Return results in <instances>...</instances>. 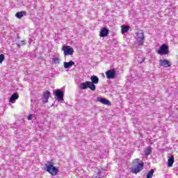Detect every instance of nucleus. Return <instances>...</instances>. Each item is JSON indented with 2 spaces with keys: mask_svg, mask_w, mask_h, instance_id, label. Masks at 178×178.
Returning <instances> with one entry per match:
<instances>
[{
  "mask_svg": "<svg viewBox=\"0 0 178 178\" xmlns=\"http://www.w3.org/2000/svg\"><path fill=\"white\" fill-rule=\"evenodd\" d=\"M91 81H86L83 83H81L80 84L79 88L81 90H87V88H90L91 91H95L97 89L95 84H98L99 83V78L95 75H92L90 76Z\"/></svg>",
  "mask_w": 178,
  "mask_h": 178,
  "instance_id": "f257e3e1",
  "label": "nucleus"
},
{
  "mask_svg": "<svg viewBox=\"0 0 178 178\" xmlns=\"http://www.w3.org/2000/svg\"><path fill=\"white\" fill-rule=\"evenodd\" d=\"M143 168H144V163L140 159H136L133 162V168L131 170L132 173H135L137 175V173H140L143 170Z\"/></svg>",
  "mask_w": 178,
  "mask_h": 178,
  "instance_id": "f03ea898",
  "label": "nucleus"
},
{
  "mask_svg": "<svg viewBox=\"0 0 178 178\" xmlns=\"http://www.w3.org/2000/svg\"><path fill=\"white\" fill-rule=\"evenodd\" d=\"M44 166L47 172H49L52 176H56V175H58L59 170H58L56 167L54 166V162L48 161Z\"/></svg>",
  "mask_w": 178,
  "mask_h": 178,
  "instance_id": "7ed1b4c3",
  "label": "nucleus"
},
{
  "mask_svg": "<svg viewBox=\"0 0 178 178\" xmlns=\"http://www.w3.org/2000/svg\"><path fill=\"white\" fill-rule=\"evenodd\" d=\"M136 38L138 45H144L145 36H144V32H143V31H138L136 33Z\"/></svg>",
  "mask_w": 178,
  "mask_h": 178,
  "instance_id": "20e7f679",
  "label": "nucleus"
},
{
  "mask_svg": "<svg viewBox=\"0 0 178 178\" xmlns=\"http://www.w3.org/2000/svg\"><path fill=\"white\" fill-rule=\"evenodd\" d=\"M157 54L158 55H161V56H163V55H168V54H169V46L165 44H161L157 51Z\"/></svg>",
  "mask_w": 178,
  "mask_h": 178,
  "instance_id": "39448f33",
  "label": "nucleus"
},
{
  "mask_svg": "<svg viewBox=\"0 0 178 178\" xmlns=\"http://www.w3.org/2000/svg\"><path fill=\"white\" fill-rule=\"evenodd\" d=\"M61 49L64 52V56H68V55L72 56L74 53V50L70 46L64 45Z\"/></svg>",
  "mask_w": 178,
  "mask_h": 178,
  "instance_id": "423d86ee",
  "label": "nucleus"
},
{
  "mask_svg": "<svg viewBox=\"0 0 178 178\" xmlns=\"http://www.w3.org/2000/svg\"><path fill=\"white\" fill-rule=\"evenodd\" d=\"M106 79H115L116 77V70L115 69L109 70L106 72Z\"/></svg>",
  "mask_w": 178,
  "mask_h": 178,
  "instance_id": "0eeeda50",
  "label": "nucleus"
},
{
  "mask_svg": "<svg viewBox=\"0 0 178 178\" xmlns=\"http://www.w3.org/2000/svg\"><path fill=\"white\" fill-rule=\"evenodd\" d=\"M159 62L160 63V66H163V67H170V66H172L170 61L166 59H160Z\"/></svg>",
  "mask_w": 178,
  "mask_h": 178,
  "instance_id": "6e6552de",
  "label": "nucleus"
},
{
  "mask_svg": "<svg viewBox=\"0 0 178 178\" xmlns=\"http://www.w3.org/2000/svg\"><path fill=\"white\" fill-rule=\"evenodd\" d=\"M55 95L57 97L58 99L63 102V92L60 90H58L55 92Z\"/></svg>",
  "mask_w": 178,
  "mask_h": 178,
  "instance_id": "1a4fd4ad",
  "label": "nucleus"
},
{
  "mask_svg": "<svg viewBox=\"0 0 178 178\" xmlns=\"http://www.w3.org/2000/svg\"><path fill=\"white\" fill-rule=\"evenodd\" d=\"M17 99H19V94L17 92H15L13 94L10 98L9 102L11 104H15L16 102Z\"/></svg>",
  "mask_w": 178,
  "mask_h": 178,
  "instance_id": "9d476101",
  "label": "nucleus"
},
{
  "mask_svg": "<svg viewBox=\"0 0 178 178\" xmlns=\"http://www.w3.org/2000/svg\"><path fill=\"white\" fill-rule=\"evenodd\" d=\"M97 102H101V104H103L104 105H111V102L105 98L97 97Z\"/></svg>",
  "mask_w": 178,
  "mask_h": 178,
  "instance_id": "9b49d317",
  "label": "nucleus"
},
{
  "mask_svg": "<svg viewBox=\"0 0 178 178\" xmlns=\"http://www.w3.org/2000/svg\"><path fill=\"white\" fill-rule=\"evenodd\" d=\"M75 63L72 60L69 62H64V68L65 69H70L72 66H74Z\"/></svg>",
  "mask_w": 178,
  "mask_h": 178,
  "instance_id": "f8f14e48",
  "label": "nucleus"
},
{
  "mask_svg": "<svg viewBox=\"0 0 178 178\" xmlns=\"http://www.w3.org/2000/svg\"><path fill=\"white\" fill-rule=\"evenodd\" d=\"M109 34V30L106 28H103L100 31V37H106Z\"/></svg>",
  "mask_w": 178,
  "mask_h": 178,
  "instance_id": "ddd939ff",
  "label": "nucleus"
},
{
  "mask_svg": "<svg viewBox=\"0 0 178 178\" xmlns=\"http://www.w3.org/2000/svg\"><path fill=\"white\" fill-rule=\"evenodd\" d=\"M50 92L49 91L44 92L43 97H42V101L44 104H47L48 102V99L49 98Z\"/></svg>",
  "mask_w": 178,
  "mask_h": 178,
  "instance_id": "4468645a",
  "label": "nucleus"
},
{
  "mask_svg": "<svg viewBox=\"0 0 178 178\" xmlns=\"http://www.w3.org/2000/svg\"><path fill=\"white\" fill-rule=\"evenodd\" d=\"M129 30H130V26H129L122 25L121 26L122 34H125V33H127V31H129Z\"/></svg>",
  "mask_w": 178,
  "mask_h": 178,
  "instance_id": "2eb2a0df",
  "label": "nucleus"
},
{
  "mask_svg": "<svg viewBox=\"0 0 178 178\" xmlns=\"http://www.w3.org/2000/svg\"><path fill=\"white\" fill-rule=\"evenodd\" d=\"M26 11L24 10H22L21 12H18L15 14V17L17 18V19H22V17H23V16H26Z\"/></svg>",
  "mask_w": 178,
  "mask_h": 178,
  "instance_id": "dca6fc26",
  "label": "nucleus"
},
{
  "mask_svg": "<svg viewBox=\"0 0 178 178\" xmlns=\"http://www.w3.org/2000/svg\"><path fill=\"white\" fill-rule=\"evenodd\" d=\"M174 163H175V157L173 156H171L170 157H169L168 160V166H169L170 168L173 166Z\"/></svg>",
  "mask_w": 178,
  "mask_h": 178,
  "instance_id": "f3484780",
  "label": "nucleus"
},
{
  "mask_svg": "<svg viewBox=\"0 0 178 178\" xmlns=\"http://www.w3.org/2000/svg\"><path fill=\"white\" fill-rule=\"evenodd\" d=\"M105 176V174H102V170H98L97 174L93 175V178H102Z\"/></svg>",
  "mask_w": 178,
  "mask_h": 178,
  "instance_id": "a211bd4d",
  "label": "nucleus"
},
{
  "mask_svg": "<svg viewBox=\"0 0 178 178\" xmlns=\"http://www.w3.org/2000/svg\"><path fill=\"white\" fill-rule=\"evenodd\" d=\"M52 62L54 65H59V63H60V59H59V58H53Z\"/></svg>",
  "mask_w": 178,
  "mask_h": 178,
  "instance_id": "6ab92c4d",
  "label": "nucleus"
},
{
  "mask_svg": "<svg viewBox=\"0 0 178 178\" xmlns=\"http://www.w3.org/2000/svg\"><path fill=\"white\" fill-rule=\"evenodd\" d=\"M151 154V147H147V149L145 150V156H148Z\"/></svg>",
  "mask_w": 178,
  "mask_h": 178,
  "instance_id": "aec40b11",
  "label": "nucleus"
},
{
  "mask_svg": "<svg viewBox=\"0 0 178 178\" xmlns=\"http://www.w3.org/2000/svg\"><path fill=\"white\" fill-rule=\"evenodd\" d=\"M152 176H154V170H151L147 175V178H152Z\"/></svg>",
  "mask_w": 178,
  "mask_h": 178,
  "instance_id": "412c9836",
  "label": "nucleus"
},
{
  "mask_svg": "<svg viewBox=\"0 0 178 178\" xmlns=\"http://www.w3.org/2000/svg\"><path fill=\"white\" fill-rule=\"evenodd\" d=\"M5 60V56L3 54L0 55V63H2Z\"/></svg>",
  "mask_w": 178,
  "mask_h": 178,
  "instance_id": "4be33fe9",
  "label": "nucleus"
},
{
  "mask_svg": "<svg viewBox=\"0 0 178 178\" xmlns=\"http://www.w3.org/2000/svg\"><path fill=\"white\" fill-rule=\"evenodd\" d=\"M31 119H33V115L31 114L28 116V120H31Z\"/></svg>",
  "mask_w": 178,
  "mask_h": 178,
  "instance_id": "5701e85b",
  "label": "nucleus"
},
{
  "mask_svg": "<svg viewBox=\"0 0 178 178\" xmlns=\"http://www.w3.org/2000/svg\"><path fill=\"white\" fill-rule=\"evenodd\" d=\"M143 62H144V59H143L142 61H140V63H143Z\"/></svg>",
  "mask_w": 178,
  "mask_h": 178,
  "instance_id": "b1692460",
  "label": "nucleus"
}]
</instances>
